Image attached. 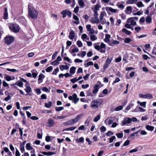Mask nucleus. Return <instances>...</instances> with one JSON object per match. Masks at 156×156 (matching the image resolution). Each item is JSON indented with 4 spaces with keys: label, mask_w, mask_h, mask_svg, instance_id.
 <instances>
[{
    "label": "nucleus",
    "mask_w": 156,
    "mask_h": 156,
    "mask_svg": "<svg viewBox=\"0 0 156 156\" xmlns=\"http://www.w3.org/2000/svg\"><path fill=\"white\" fill-rule=\"evenodd\" d=\"M28 16L30 18L34 19H37L38 13L35 9L33 5L30 3L28 4Z\"/></svg>",
    "instance_id": "1"
},
{
    "label": "nucleus",
    "mask_w": 156,
    "mask_h": 156,
    "mask_svg": "<svg viewBox=\"0 0 156 156\" xmlns=\"http://www.w3.org/2000/svg\"><path fill=\"white\" fill-rule=\"evenodd\" d=\"M102 102L101 99H95L91 102L90 107L94 109H96L101 105Z\"/></svg>",
    "instance_id": "2"
},
{
    "label": "nucleus",
    "mask_w": 156,
    "mask_h": 156,
    "mask_svg": "<svg viewBox=\"0 0 156 156\" xmlns=\"http://www.w3.org/2000/svg\"><path fill=\"white\" fill-rule=\"evenodd\" d=\"M94 48L97 51L102 53H105L106 51V45L103 43H101L100 46L95 45Z\"/></svg>",
    "instance_id": "3"
},
{
    "label": "nucleus",
    "mask_w": 156,
    "mask_h": 156,
    "mask_svg": "<svg viewBox=\"0 0 156 156\" xmlns=\"http://www.w3.org/2000/svg\"><path fill=\"white\" fill-rule=\"evenodd\" d=\"M9 28L14 33L19 32L20 30V27L17 24H11L9 26Z\"/></svg>",
    "instance_id": "4"
},
{
    "label": "nucleus",
    "mask_w": 156,
    "mask_h": 156,
    "mask_svg": "<svg viewBox=\"0 0 156 156\" xmlns=\"http://www.w3.org/2000/svg\"><path fill=\"white\" fill-rule=\"evenodd\" d=\"M137 119L134 117H133L132 119H130L129 117L126 118L124 119L121 125L122 126H124L126 124L129 123L131 121L136 122L137 121Z\"/></svg>",
    "instance_id": "5"
},
{
    "label": "nucleus",
    "mask_w": 156,
    "mask_h": 156,
    "mask_svg": "<svg viewBox=\"0 0 156 156\" xmlns=\"http://www.w3.org/2000/svg\"><path fill=\"white\" fill-rule=\"evenodd\" d=\"M4 42L7 45H10L14 41V38L12 36H7L4 39Z\"/></svg>",
    "instance_id": "6"
},
{
    "label": "nucleus",
    "mask_w": 156,
    "mask_h": 156,
    "mask_svg": "<svg viewBox=\"0 0 156 156\" xmlns=\"http://www.w3.org/2000/svg\"><path fill=\"white\" fill-rule=\"evenodd\" d=\"M138 19V18L136 17H130L127 20L126 23H129L131 25L133 26H136V23L135 21L137 20Z\"/></svg>",
    "instance_id": "7"
},
{
    "label": "nucleus",
    "mask_w": 156,
    "mask_h": 156,
    "mask_svg": "<svg viewBox=\"0 0 156 156\" xmlns=\"http://www.w3.org/2000/svg\"><path fill=\"white\" fill-rule=\"evenodd\" d=\"M139 97L141 98H143L147 99H152L153 98L152 95L149 93L145 95H143L142 94H139Z\"/></svg>",
    "instance_id": "8"
},
{
    "label": "nucleus",
    "mask_w": 156,
    "mask_h": 156,
    "mask_svg": "<svg viewBox=\"0 0 156 156\" xmlns=\"http://www.w3.org/2000/svg\"><path fill=\"white\" fill-rule=\"evenodd\" d=\"M25 88L24 90L27 93H29L32 91V89L31 88L30 84L29 83H27L25 85Z\"/></svg>",
    "instance_id": "9"
},
{
    "label": "nucleus",
    "mask_w": 156,
    "mask_h": 156,
    "mask_svg": "<svg viewBox=\"0 0 156 156\" xmlns=\"http://www.w3.org/2000/svg\"><path fill=\"white\" fill-rule=\"evenodd\" d=\"M112 59V58H108L106 61H105V63L104 66V68L105 69H107L108 67V64H110L111 62Z\"/></svg>",
    "instance_id": "10"
},
{
    "label": "nucleus",
    "mask_w": 156,
    "mask_h": 156,
    "mask_svg": "<svg viewBox=\"0 0 156 156\" xmlns=\"http://www.w3.org/2000/svg\"><path fill=\"white\" fill-rule=\"evenodd\" d=\"M90 21L93 24H98L100 22L99 19H96L94 17L91 18Z\"/></svg>",
    "instance_id": "11"
},
{
    "label": "nucleus",
    "mask_w": 156,
    "mask_h": 156,
    "mask_svg": "<svg viewBox=\"0 0 156 156\" xmlns=\"http://www.w3.org/2000/svg\"><path fill=\"white\" fill-rule=\"evenodd\" d=\"M71 31L69 33V38L71 40H73L75 37L74 31L70 30Z\"/></svg>",
    "instance_id": "12"
},
{
    "label": "nucleus",
    "mask_w": 156,
    "mask_h": 156,
    "mask_svg": "<svg viewBox=\"0 0 156 156\" xmlns=\"http://www.w3.org/2000/svg\"><path fill=\"white\" fill-rule=\"evenodd\" d=\"M82 116V115H78L75 118L72 119L73 124L77 122L80 119L81 117Z\"/></svg>",
    "instance_id": "13"
},
{
    "label": "nucleus",
    "mask_w": 156,
    "mask_h": 156,
    "mask_svg": "<svg viewBox=\"0 0 156 156\" xmlns=\"http://www.w3.org/2000/svg\"><path fill=\"white\" fill-rule=\"evenodd\" d=\"M15 85H17L18 86L20 87H23V83L20 81H17L15 83H14L13 84H11L10 86H14Z\"/></svg>",
    "instance_id": "14"
},
{
    "label": "nucleus",
    "mask_w": 156,
    "mask_h": 156,
    "mask_svg": "<svg viewBox=\"0 0 156 156\" xmlns=\"http://www.w3.org/2000/svg\"><path fill=\"white\" fill-rule=\"evenodd\" d=\"M48 124L49 127L52 126L54 125V121L52 119H49L48 120Z\"/></svg>",
    "instance_id": "15"
},
{
    "label": "nucleus",
    "mask_w": 156,
    "mask_h": 156,
    "mask_svg": "<svg viewBox=\"0 0 156 156\" xmlns=\"http://www.w3.org/2000/svg\"><path fill=\"white\" fill-rule=\"evenodd\" d=\"M99 86L97 84H95L94 86V89L93 90V93L94 94H96L98 91V87Z\"/></svg>",
    "instance_id": "16"
},
{
    "label": "nucleus",
    "mask_w": 156,
    "mask_h": 156,
    "mask_svg": "<svg viewBox=\"0 0 156 156\" xmlns=\"http://www.w3.org/2000/svg\"><path fill=\"white\" fill-rule=\"evenodd\" d=\"M4 13L3 15V18L5 19H7L8 18V13L7 12V9L5 8L4 9Z\"/></svg>",
    "instance_id": "17"
},
{
    "label": "nucleus",
    "mask_w": 156,
    "mask_h": 156,
    "mask_svg": "<svg viewBox=\"0 0 156 156\" xmlns=\"http://www.w3.org/2000/svg\"><path fill=\"white\" fill-rule=\"evenodd\" d=\"M111 35L109 34H106L105 35V38L104 39V41L107 43H109L110 41V38Z\"/></svg>",
    "instance_id": "18"
},
{
    "label": "nucleus",
    "mask_w": 156,
    "mask_h": 156,
    "mask_svg": "<svg viewBox=\"0 0 156 156\" xmlns=\"http://www.w3.org/2000/svg\"><path fill=\"white\" fill-rule=\"evenodd\" d=\"M59 68L61 70L63 71L65 69H68L69 67L67 65H62L60 66Z\"/></svg>",
    "instance_id": "19"
},
{
    "label": "nucleus",
    "mask_w": 156,
    "mask_h": 156,
    "mask_svg": "<svg viewBox=\"0 0 156 156\" xmlns=\"http://www.w3.org/2000/svg\"><path fill=\"white\" fill-rule=\"evenodd\" d=\"M106 11H109L113 13H115L116 12L117 10L115 9L112 8L110 7H106Z\"/></svg>",
    "instance_id": "20"
},
{
    "label": "nucleus",
    "mask_w": 156,
    "mask_h": 156,
    "mask_svg": "<svg viewBox=\"0 0 156 156\" xmlns=\"http://www.w3.org/2000/svg\"><path fill=\"white\" fill-rule=\"evenodd\" d=\"M91 120H92V118L90 116L88 117V118H87V120L85 122V123H84L85 125L87 124V126H88V125L90 123V122Z\"/></svg>",
    "instance_id": "21"
},
{
    "label": "nucleus",
    "mask_w": 156,
    "mask_h": 156,
    "mask_svg": "<svg viewBox=\"0 0 156 156\" xmlns=\"http://www.w3.org/2000/svg\"><path fill=\"white\" fill-rule=\"evenodd\" d=\"M73 19H74L76 21L74 22V23L76 24H78L79 23V18L76 16L74 14H73Z\"/></svg>",
    "instance_id": "22"
},
{
    "label": "nucleus",
    "mask_w": 156,
    "mask_h": 156,
    "mask_svg": "<svg viewBox=\"0 0 156 156\" xmlns=\"http://www.w3.org/2000/svg\"><path fill=\"white\" fill-rule=\"evenodd\" d=\"M105 15H106V13L104 11H101L100 12L99 20H102L103 19V17Z\"/></svg>",
    "instance_id": "23"
},
{
    "label": "nucleus",
    "mask_w": 156,
    "mask_h": 156,
    "mask_svg": "<svg viewBox=\"0 0 156 156\" xmlns=\"http://www.w3.org/2000/svg\"><path fill=\"white\" fill-rule=\"evenodd\" d=\"M126 13L128 14H130L132 12V9L131 6H127L126 8Z\"/></svg>",
    "instance_id": "24"
},
{
    "label": "nucleus",
    "mask_w": 156,
    "mask_h": 156,
    "mask_svg": "<svg viewBox=\"0 0 156 156\" xmlns=\"http://www.w3.org/2000/svg\"><path fill=\"white\" fill-rule=\"evenodd\" d=\"M122 31L123 33H125L126 34L129 35H130L131 33L130 31L127 30L126 28L123 29L122 30Z\"/></svg>",
    "instance_id": "25"
},
{
    "label": "nucleus",
    "mask_w": 156,
    "mask_h": 156,
    "mask_svg": "<svg viewBox=\"0 0 156 156\" xmlns=\"http://www.w3.org/2000/svg\"><path fill=\"white\" fill-rule=\"evenodd\" d=\"M145 20L147 23H150L152 22V19L150 16H148L146 18Z\"/></svg>",
    "instance_id": "26"
},
{
    "label": "nucleus",
    "mask_w": 156,
    "mask_h": 156,
    "mask_svg": "<svg viewBox=\"0 0 156 156\" xmlns=\"http://www.w3.org/2000/svg\"><path fill=\"white\" fill-rule=\"evenodd\" d=\"M73 124H74L72 119L64 123V125L65 126L72 125Z\"/></svg>",
    "instance_id": "27"
},
{
    "label": "nucleus",
    "mask_w": 156,
    "mask_h": 156,
    "mask_svg": "<svg viewBox=\"0 0 156 156\" xmlns=\"http://www.w3.org/2000/svg\"><path fill=\"white\" fill-rule=\"evenodd\" d=\"M138 0H128L126 3L127 4H133L137 2Z\"/></svg>",
    "instance_id": "28"
},
{
    "label": "nucleus",
    "mask_w": 156,
    "mask_h": 156,
    "mask_svg": "<svg viewBox=\"0 0 156 156\" xmlns=\"http://www.w3.org/2000/svg\"><path fill=\"white\" fill-rule=\"evenodd\" d=\"M134 105V104L132 103V102H131L129 105L126 107V110H129L131 108L133 107Z\"/></svg>",
    "instance_id": "29"
},
{
    "label": "nucleus",
    "mask_w": 156,
    "mask_h": 156,
    "mask_svg": "<svg viewBox=\"0 0 156 156\" xmlns=\"http://www.w3.org/2000/svg\"><path fill=\"white\" fill-rule=\"evenodd\" d=\"M90 39L93 41H95L97 40L98 39L97 37L95 36V35L93 34H91L90 36Z\"/></svg>",
    "instance_id": "30"
},
{
    "label": "nucleus",
    "mask_w": 156,
    "mask_h": 156,
    "mask_svg": "<svg viewBox=\"0 0 156 156\" xmlns=\"http://www.w3.org/2000/svg\"><path fill=\"white\" fill-rule=\"evenodd\" d=\"M137 104H139L141 106L143 107V108H146V102L144 101L143 102H140L139 101H138L137 102Z\"/></svg>",
    "instance_id": "31"
},
{
    "label": "nucleus",
    "mask_w": 156,
    "mask_h": 156,
    "mask_svg": "<svg viewBox=\"0 0 156 156\" xmlns=\"http://www.w3.org/2000/svg\"><path fill=\"white\" fill-rule=\"evenodd\" d=\"M26 149L28 150H32L33 149V147L30 146V144L29 143H27L26 145Z\"/></svg>",
    "instance_id": "32"
},
{
    "label": "nucleus",
    "mask_w": 156,
    "mask_h": 156,
    "mask_svg": "<svg viewBox=\"0 0 156 156\" xmlns=\"http://www.w3.org/2000/svg\"><path fill=\"white\" fill-rule=\"evenodd\" d=\"M145 127L147 130L150 131H152L154 129V127L148 125H147Z\"/></svg>",
    "instance_id": "33"
},
{
    "label": "nucleus",
    "mask_w": 156,
    "mask_h": 156,
    "mask_svg": "<svg viewBox=\"0 0 156 156\" xmlns=\"http://www.w3.org/2000/svg\"><path fill=\"white\" fill-rule=\"evenodd\" d=\"M75 70L76 68L75 67L73 66L70 68L69 72L71 73L74 74L75 72Z\"/></svg>",
    "instance_id": "34"
},
{
    "label": "nucleus",
    "mask_w": 156,
    "mask_h": 156,
    "mask_svg": "<svg viewBox=\"0 0 156 156\" xmlns=\"http://www.w3.org/2000/svg\"><path fill=\"white\" fill-rule=\"evenodd\" d=\"M52 105V103L51 101H49L47 103H45V106L47 108H49L51 107Z\"/></svg>",
    "instance_id": "35"
},
{
    "label": "nucleus",
    "mask_w": 156,
    "mask_h": 156,
    "mask_svg": "<svg viewBox=\"0 0 156 156\" xmlns=\"http://www.w3.org/2000/svg\"><path fill=\"white\" fill-rule=\"evenodd\" d=\"M136 5L138 7L140 8L141 7H143L144 6V5L143 4L142 2L140 1L137 2L136 3Z\"/></svg>",
    "instance_id": "36"
},
{
    "label": "nucleus",
    "mask_w": 156,
    "mask_h": 156,
    "mask_svg": "<svg viewBox=\"0 0 156 156\" xmlns=\"http://www.w3.org/2000/svg\"><path fill=\"white\" fill-rule=\"evenodd\" d=\"M64 109V108L63 107H56L55 108V110L57 112H59Z\"/></svg>",
    "instance_id": "37"
},
{
    "label": "nucleus",
    "mask_w": 156,
    "mask_h": 156,
    "mask_svg": "<svg viewBox=\"0 0 156 156\" xmlns=\"http://www.w3.org/2000/svg\"><path fill=\"white\" fill-rule=\"evenodd\" d=\"M78 3L81 7H83L84 6V3L82 0H79Z\"/></svg>",
    "instance_id": "38"
},
{
    "label": "nucleus",
    "mask_w": 156,
    "mask_h": 156,
    "mask_svg": "<svg viewBox=\"0 0 156 156\" xmlns=\"http://www.w3.org/2000/svg\"><path fill=\"white\" fill-rule=\"evenodd\" d=\"M76 44L79 47H83L82 43L80 41H78L76 42Z\"/></svg>",
    "instance_id": "39"
},
{
    "label": "nucleus",
    "mask_w": 156,
    "mask_h": 156,
    "mask_svg": "<svg viewBox=\"0 0 156 156\" xmlns=\"http://www.w3.org/2000/svg\"><path fill=\"white\" fill-rule=\"evenodd\" d=\"M33 71H32V75L33 76V77L34 78H35L37 75V73L36 71H34V72H33Z\"/></svg>",
    "instance_id": "40"
},
{
    "label": "nucleus",
    "mask_w": 156,
    "mask_h": 156,
    "mask_svg": "<svg viewBox=\"0 0 156 156\" xmlns=\"http://www.w3.org/2000/svg\"><path fill=\"white\" fill-rule=\"evenodd\" d=\"M100 119V115H98L94 118V122H97Z\"/></svg>",
    "instance_id": "41"
},
{
    "label": "nucleus",
    "mask_w": 156,
    "mask_h": 156,
    "mask_svg": "<svg viewBox=\"0 0 156 156\" xmlns=\"http://www.w3.org/2000/svg\"><path fill=\"white\" fill-rule=\"evenodd\" d=\"M44 74L42 73H41L39 76V78L38 79V81H42V80L43 79V77L44 78Z\"/></svg>",
    "instance_id": "42"
},
{
    "label": "nucleus",
    "mask_w": 156,
    "mask_h": 156,
    "mask_svg": "<svg viewBox=\"0 0 156 156\" xmlns=\"http://www.w3.org/2000/svg\"><path fill=\"white\" fill-rule=\"evenodd\" d=\"M88 31L89 32L88 33L89 35L93 34L95 33V30L93 28H91Z\"/></svg>",
    "instance_id": "43"
},
{
    "label": "nucleus",
    "mask_w": 156,
    "mask_h": 156,
    "mask_svg": "<svg viewBox=\"0 0 156 156\" xmlns=\"http://www.w3.org/2000/svg\"><path fill=\"white\" fill-rule=\"evenodd\" d=\"M53 69V67L52 66H50L48 67L46 69V71L47 72H49L52 71Z\"/></svg>",
    "instance_id": "44"
},
{
    "label": "nucleus",
    "mask_w": 156,
    "mask_h": 156,
    "mask_svg": "<svg viewBox=\"0 0 156 156\" xmlns=\"http://www.w3.org/2000/svg\"><path fill=\"white\" fill-rule=\"evenodd\" d=\"M123 108V106L120 105L119 106L117 107L115 109V110L116 111H119L121 110Z\"/></svg>",
    "instance_id": "45"
},
{
    "label": "nucleus",
    "mask_w": 156,
    "mask_h": 156,
    "mask_svg": "<svg viewBox=\"0 0 156 156\" xmlns=\"http://www.w3.org/2000/svg\"><path fill=\"white\" fill-rule=\"evenodd\" d=\"M66 12H67V10H65L63 11L61 13V14L62 15L63 17V18H64L66 17Z\"/></svg>",
    "instance_id": "46"
},
{
    "label": "nucleus",
    "mask_w": 156,
    "mask_h": 156,
    "mask_svg": "<svg viewBox=\"0 0 156 156\" xmlns=\"http://www.w3.org/2000/svg\"><path fill=\"white\" fill-rule=\"evenodd\" d=\"M131 41V39L129 38H126L124 40V42L126 43H129Z\"/></svg>",
    "instance_id": "47"
},
{
    "label": "nucleus",
    "mask_w": 156,
    "mask_h": 156,
    "mask_svg": "<svg viewBox=\"0 0 156 156\" xmlns=\"http://www.w3.org/2000/svg\"><path fill=\"white\" fill-rule=\"evenodd\" d=\"M94 17L96 19H99L98 17V14L97 10H94Z\"/></svg>",
    "instance_id": "48"
},
{
    "label": "nucleus",
    "mask_w": 156,
    "mask_h": 156,
    "mask_svg": "<svg viewBox=\"0 0 156 156\" xmlns=\"http://www.w3.org/2000/svg\"><path fill=\"white\" fill-rule=\"evenodd\" d=\"M64 60L70 63H72L71 60L68 57H65L64 58Z\"/></svg>",
    "instance_id": "49"
},
{
    "label": "nucleus",
    "mask_w": 156,
    "mask_h": 156,
    "mask_svg": "<svg viewBox=\"0 0 156 156\" xmlns=\"http://www.w3.org/2000/svg\"><path fill=\"white\" fill-rule=\"evenodd\" d=\"M24 147V146L20 145V150L22 153H23L25 149Z\"/></svg>",
    "instance_id": "50"
},
{
    "label": "nucleus",
    "mask_w": 156,
    "mask_h": 156,
    "mask_svg": "<svg viewBox=\"0 0 156 156\" xmlns=\"http://www.w3.org/2000/svg\"><path fill=\"white\" fill-rule=\"evenodd\" d=\"M5 78L7 81H10L12 80L11 77L10 76L6 75L5 77Z\"/></svg>",
    "instance_id": "51"
},
{
    "label": "nucleus",
    "mask_w": 156,
    "mask_h": 156,
    "mask_svg": "<svg viewBox=\"0 0 156 156\" xmlns=\"http://www.w3.org/2000/svg\"><path fill=\"white\" fill-rule=\"evenodd\" d=\"M59 70L58 68H56L54 69V71L52 73V74L56 75L57 73L59 71Z\"/></svg>",
    "instance_id": "52"
},
{
    "label": "nucleus",
    "mask_w": 156,
    "mask_h": 156,
    "mask_svg": "<svg viewBox=\"0 0 156 156\" xmlns=\"http://www.w3.org/2000/svg\"><path fill=\"white\" fill-rule=\"evenodd\" d=\"M66 117V116L65 115H62L61 116H58L56 118V119H63Z\"/></svg>",
    "instance_id": "53"
},
{
    "label": "nucleus",
    "mask_w": 156,
    "mask_h": 156,
    "mask_svg": "<svg viewBox=\"0 0 156 156\" xmlns=\"http://www.w3.org/2000/svg\"><path fill=\"white\" fill-rule=\"evenodd\" d=\"M59 62L56 60L51 62V64L55 66L58 65Z\"/></svg>",
    "instance_id": "54"
},
{
    "label": "nucleus",
    "mask_w": 156,
    "mask_h": 156,
    "mask_svg": "<svg viewBox=\"0 0 156 156\" xmlns=\"http://www.w3.org/2000/svg\"><path fill=\"white\" fill-rule=\"evenodd\" d=\"M6 70L9 71H10V72H18V71L16 69H9V68H7V69Z\"/></svg>",
    "instance_id": "55"
},
{
    "label": "nucleus",
    "mask_w": 156,
    "mask_h": 156,
    "mask_svg": "<svg viewBox=\"0 0 156 156\" xmlns=\"http://www.w3.org/2000/svg\"><path fill=\"white\" fill-rule=\"evenodd\" d=\"M100 129L101 132L104 133L106 131V128L104 126H103L100 128Z\"/></svg>",
    "instance_id": "56"
},
{
    "label": "nucleus",
    "mask_w": 156,
    "mask_h": 156,
    "mask_svg": "<svg viewBox=\"0 0 156 156\" xmlns=\"http://www.w3.org/2000/svg\"><path fill=\"white\" fill-rule=\"evenodd\" d=\"M134 29L137 32H139L141 30V28L140 27H135Z\"/></svg>",
    "instance_id": "57"
},
{
    "label": "nucleus",
    "mask_w": 156,
    "mask_h": 156,
    "mask_svg": "<svg viewBox=\"0 0 156 156\" xmlns=\"http://www.w3.org/2000/svg\"><path fill=\"white\" fill-rule=\"evenodd\" d=\"M117 137L119 138H121L122 137L123 134L122 133H119L116 134Z\"/></svg>",
    "instance_id": "58"
},
{
    "label": "nucleus",
    "mask_w": 156,
    "mask_h": 156,
    "mask_svg": "<svg viewBox=\"0 0 156 156\" xmlns=\"http://www.w3.org/2000/svg\"><path fill=\"white\" fill-rule=\"evenodd\" d=\"M138 109L139 110V112H143L146 111V110L144 109L142 107H138Z\"/></svg>",
    "instance_id": "59"
},
{
    "label": "nucleus",
    "mask_w": 156,
    "mask_h": 156,
    "mask_svg": "<svg viewBox=\"0 0 156 156\" xmlns=\"http://www.w3.org/2000/svg\"><path fill=\"white\" fill-rule=\"evenodd\" d=\"M115 139V136H113L110 138H109V143H111L113 142V140Z\"/></svg>",
    "instance_id": "60"
},
{
    "label": "nucleus",
    "mask_w": 156,
    "mask_h": 156,
    "mask_svg": "<svg viewBox=\"0 0 156 156\" xmlns=\"http://www.w3.org/2000/svg\"><path fill=\"white\" fill-rule=\"evenodd\" d=\"M129 140H127L126 141H125V142L124 143L123 145L125 146H127L129 144Z\"/></svg>",
    "instance_id": "61"
},
{
    "label": "nucleus",
    "mask_w": 156,
    "mask_h": 156,
    "mask_svg": "<svg viewBox=\"0 0 156 156\" xmlns=\"http://www.w3.org/2000/svg\"><path fill=\"white\" fill-rule=\"evenodd\" d=\"M113 133H112V131H108L106 133V135L108 136H109L111 135H113Z\"/></svg>",
    "instance_id": "62"
},
{
    "label": "nucleus",
    "mask_w": 156,
    "mask_h": 156,
    "mask_svg": "<svg viewBox=\"0 0 156 156\" xmlns=\"http://www.w3.org/2000/svg\"><path fill=\"white\" fill-rule=\"evenodd\" d=\"M79 51V49L77 48H75L73 49L72 51V52L74 53V52H78Z\"/></svg>",
    "instance_id": "63"
},
{
    "label": "nucleus",
    "mask_w": 156,
    "mask_h": 156,
    "mask_svg": "<svg viewBox=\"0 0 156 156\" xmlns=\"http://www.w3.org/2000/svg\"><path fill=\"white\" fill-rule=\"evenodd\" d=\"M120 81V79L118 77H117L115 80L113 81V84L114 83H116Z\"/></svg>",
    "instance_id": "64"
}]
</instances>
